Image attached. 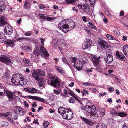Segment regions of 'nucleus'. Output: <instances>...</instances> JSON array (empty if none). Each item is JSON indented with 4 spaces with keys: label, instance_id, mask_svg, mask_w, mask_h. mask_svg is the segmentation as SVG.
<instances>
[{
    "label": "nucleus",
    "instance_id": "6e6d98bb",
    "mask_svg": "<svg viewBox=\"0 0 128 128\" xmlns=\"http://www.w3.org/2000/svg\"><path fill=\"white\" fill-rule=\"evenodd\" d=\"M84 5L79 4L78 5L79 8L80 9L83 10Z\"/></svg>",
    "mask_w": 128,
    "mask_h": 128
},
{
    "label": "nucleus",
    "instance_id": "f257e3e1",
    "mask_svg": "<svg viewBox=\"0 0 128 128\" xmlns=\"http://www.w3.org/2000/svg\"><path fill=\"white\" fill-rule=\"evenodd\" d=\"M42 57L47 59L48 57L49 54L46 50L42 46L40 47V50H39L37 48H36L34 51L33 54L34 55L38 56L40 54Z\"/></svg>",
    "mask_w": 128,
    "mask_h": 128
},
{
    "label": "nucleus",
    "instance_id": "393cba45",
    "mask_svg": "<svg viewBox=\"0 0 128 128\" xmlns=\"http://www.w3.org/2000/svg\"><path fill=\"white\" fill-rule=\"evenodd\" d=\"M123 49L124 55L128 57V46L124 45L123 47Z\"/></svg>",
    "mask_w": 128,
    "mask_h": 128
},
{
    "label": "nucleus",
    "instance_id": "a19ab883",
    "mask_svg": "<svg viewBox=\"0 0 128 128\" xmlns=\"http://www.w3.org/2000/svg\"><path fill=\"white\" fill-rule=\"evenodd\" d=\"M76 0H66V2L68 4H70L74 2Z\"/></svg>",
    "mask_w": 128,
    "mask_h": 128
},
{
    "label": "nucleus",
    "instance_id": "9d476101",
    "mask_svg": "<svg viewBox=\"0 0 128 128\" xmlns=\"http://www.w3.org/2000/svg\"><path fill=\"white\" fill-rule=\"evenodd\" d=\"M74 117V113L72 111L70 108H68V110L66 113L63 115V118L65 119L71 120Z\"/></svg>",
    "mask_w": 128,
    "mask_h": 128
},
{
    "label": "nucleus",
    "instance_id": "f8f14e48",
    "mask_svg": "<svg viewBox=\"0 0 128 128\" xmlns=\"http://www.w3.org/2000/svg\"><path fill=\"white\" fill-rule=\"evenodd\" d=\"M14 111L16 114L20 116H22L24 113L22 108L20 106L16 107L14 109Z\"/></svg>",
    "mask_w": 128,
    "mask_h": 128
},
{
    "label": "nucleus",
    "instance_id": "9b49d317",
    "mask_svg": "<svg viewBox=\"0 0 128 128\" xmlns=\"http://www.w3.org/2000/svg\"><path fill=\"white\" fill-rule=\"evenodd\" d=\"M58 27L64 33H66L69 31L68 25L65 24L64 22H61L58 25Z\"/></svg>",
    "mask_w": 128,
    "mask_h": 128
},
{
    "label": "nucleus",
    "instance_id": "de8ad7c7",
    "mask_svg": "<svg viewBox=\"0 0 128 128\" xmlns=\"http://www.w3.org/2000/svg\"><path fill=\"white\" fill-rule=\"evenodd\" d=\"M30 60L27 58H24L23 60V62L25 63L28 64L30 62Z\"/></svg>",
    "mask_w": 128,
    "mask_h": 128
},
{
    "label": "nucleus",
    "instance_id": "e2e57ef3",
    "mask_svg": "<svg viewBox=\"0 0 128 128\" xmlns=\"http://www.w3.org/2000/svg\"><path fill=\"white\" fill-rule=\"evenodd\" d=\"M54 92L57 95L59 94H60V92L59 91L56 90H54Z\"/></svg>",
    "mask_w": 128,
    "mask_h": 128
},
{
    "label": "nucleus",
    "instance_id": "0e129e2a",
    "mask_svg": "<svg viewBox=\"0 0 128 128\" xmlns=\"http://www.w3.org/2000/svg\"><path fill=\"white\" fill-rule=\"evenodd\" d=\"M2 90H0V96H3L4 94L5 93V90H4V92H1V91H2Z\"/></svg>",
    "mask_w": 128,
    "mask_h": 128
},
{
    "label": "nucleus",
    "instance_id": "49530a36",
    "mask_svg": "<svg viewBox=\"0 0 128 128\" xmlns=\"http://www.w3.org/2000/svg\"><path fill=\"white\" fill-rule=\"evenodd\" d=\"M106 36L107 38L109 40H112V38H113V36H112L109 34H108L106 35Z\"/></svg>",
    "mask_w": 128,
    "mask_h": 128
},
{
    "label": "nucleus",
    "instance_id": "680f3d73",
    "mask_svg": "<svg viewBox=\"0 0 128 128\" xmlns=\"http://www.w3.org/2000/svg\"><path fill=\"white\" fill-rule=\"evenodd\" d=\"M24 105L26 106L27 108H28L29 107L26 101H24Z\"/></svg>",
    "mask_w": 128,
    "mask_h": 128
},
{
    "label": "nucleus",
    "instance_id": "c9c22d12",
    "mask_svg": "<svg viewBox=\"0 0 128 128\" xmlns=\"http://www.w3.org/2000/svg\"><path fill=\"white\" fill-rule=\"evenodd\" d=\"M5 38L4 34L3 33H0V41L4 40Z\"/></svg>",
    "mask_w": 128,
    "mask_h": 128
},
{
    "label": "nucleus",
    "instance_id": "473e14b6",
    "mask_svg": "<svg viewBox=\"0 0 128 128\" xmlns=\"http://www.w3.org/2000/svg\"><path fill=\"white\" fill-rule=\"evenodd\" d=\"M6 44L10 46H14V42L11 40H8L6 42Z\"/></svg>",
    "mask_w": 128,
    "mask_h": 128
},
{
    "label": "nucleus",
    "instance_id": "ea45409f",
    "mask_svg": "<svg viewBox=\"0 0 128 128\" xmlns=\"http://www.w3.org/2000/svg\"><path fill=\"white\" fill-rule=\"evenodd\" d=\"M62 60L63 62L65 64H66L69 66H70L69 64L68 63L66 59L64 57H63L62 58Z\"/></svg>",
    "mask_w": 128,
    "mask_h": 128
},
{
    "label": "nucleus",
    "instance_id": "f03ea898",
    "mask_svg": "<svg viewBox=\"0 0 128 128\" xmlns=\"http://www.w3.org/2000/svg\"><path fill=\"white\" fill-rule=\"evenodd\" d=\"M70 60L72 64L78 70H81L83 67L82 62L76 57L70 58Z\"/></svg>",
    "mask_w": 128,
    "mask_h": 128
},
{
    "label": "nucleus",
    "instance_id": "37998d69",
    "mask_svg": "<svg viewBox=\"0 0 128 128\" xmlns=\"http://www.w3.org/2000/svg\"><path fill=\"white\" fill-rule=\"evenodd\" d=\"M38 6L39 9L40 10L44 9L46 8L44 5L42 4L39 5Z\"/></svg>",
    "mask_w": 128,
    "mask_h": 128
},
{
    "label": "nucleus",
    "instance_id": "39448f33",
    "mask_svg": "<svg viewBox=\"0 0 128 128\" xmlns=\"http://www.w3.org/2000/svg\"><path fill=\"white\" fill-rule=\"evenodd\" d=\"M34 72L32 73V76L38 82H41L40 80L42 78H40L39 76L44 75V72L40 70H38L36 71H34Z\"/></svg>",
    "mask_w": 128,
    "mask_h": 128
},
{
    "label": "nucleus",
    "instance_id": "aec40b11",
    "mask_svg": "<svg viewBox=\"0 0 128 128\" xmlns=\"http://www.w3.org/2000/svg\"><path fill=\"white\" fill-rule=\"evenodd\" d=\"M27 80L25 79L21 75V78H20L19 84L22 86L26 85L27 84Z\"/></svg>",
    "mask_w": 128,
    "mask_h": 128
},
{
    "label": "nucleus",
    "instance_id": "8fccbe9b",
    "mask_svg": "<svg viewBox=\"0 0 128 128\" xmlns=\"http://www.w3.org/2000/svg\"><path fill=\"white\" fill-rule=\"evenodd\" d=\"M28 40V38H18L17 39V41H19V42H20L21 40Z\"/></svg>",
    "mask_w": 128,
    "mask_h": 128
},
{
    "label": "nucleus",
    "instance_id": "b1692460",
    "mask_svg": "<svg viewBox=\"0 0 128 128\" xmlns=\"http://www.w3.org/2000/svg\"><path fill=\"white\" fill-rule=\"evenodd\" d=\"M95 2V0H86V3L88 5H90L92 7Z\"/></svg>",
    "mask_w": 128,
    "mask_h": 128
},
{
    "label": "nucleus",
    "instance_id": "052dcab7",
    "mask_svg": "<svg viewBox=\"0 0 128 128\" xmlns=\"http://www.w3.org/2000/svg\"><path fill=\"white\" fill-rule=\"evenodd\" d=\"M114 90V88L112 87H110L109 88V90L110 92H113Z\"/></svg>",
    "mask_w": 128,
    "mask_h": 128
},
{
    "label": "nucleus",
    "instance_id": "0eeeda50",
    "mask_svg": "<svg viewBox=\"0 0 128 128\" xmlns=\"http://www.w3.org/2000/svg\"><path fill=\"white\" fill-rule=\"evenodd\" d=\"M0 61L8 65H11L13 64V62L10 58L4 55L0 56Z\"/></svg>",
    "mask_w": 128,
    "mask_h": 128
},
{
    "label": "nucleus",
    "instance_id": "20e7f679",
    "mask_svg": "<svg viewBox=\"0 0 128 128\" xmlns=\"http://www.w3.org/2000/svg\"><path fill=\"white\" fill-rule=\"evenodd\" d=\"M86 107L87 108L88 112H90L91 116L93 118H96L98 116V114L96 112V109L94 106H89L87 104Z\"/></svg>",
    "mask_w": 128,
    "mask_h": 128
},
{
    "label": "nucleus",
    "instance_id": "c03bdc74",
    "mask_svg": "<svg viewBox=\"0 0 128 128\" xmlns=\"http://www.w3.org/2000/svg\"><path fill=\"white\" fill-rule=\"evenodd\" d=\"M5 6L4 5H2L0 4V12H3L5 8Z\"/></svg>",
    "mask_w": 128,
    "mask_h": 128
},
{
    "label": "nucleus",
    "instance_id": "5fc2aeb1",
    "mask_svg": "<svg viewBox=\"0 0 128 128\" xmlns=\"http://www.w3.org/2000/svg\"><path fill=\"white\" fill-rule=\"evenodd\" d=\"M83 85L85 86H90L91 84L90 83L87 82L86 83H83Z\"/></svg>",
    "mask_w": 128,
    "mask_h": 128
},
{
    "label": "nucleus",
    "instance_id": "dca6fc26",
    "mask_svg": "<svg viewBox=\"0 0 128 128\" xmlns=\"http://www.w3.org/2000/svg\"><path fill=\"white\" fill-rule=\"evenodd\" d=\"M100 46L102 49L103 48H108V47L109 46L108 45L107 42L103 40H100Z\"/></svg>",
    "mask_w": 128,
    "mask_h": 128
},
{
    "label": "nucleus",
    "instance_id": "1a4fd4ad",
    "mask_svg": "<svg viewBox=\"0 0 128 128\" xmlns=\"http://www.w3.org/2000/svg\"><path fill=\"white\" fill-rule=\"evenodd\" d=\"M106 56L104 58L105 62L107 64H110L113 60L112 54L109 51H107L106 53Z\"/></svg>",
    "mask_w": 128,
    "mask_h": 128
},
{
    "label": "nucleus",
    "instance_id": "6e6552de",
    "mask_svg": "<svg viewBox=\"0 0 128 128\" xmlns=\"http://www.w3.org/2000/svg\"><path fill=\"white\" fill-rule=\"evenodd\" d=\"M21 78V75L20 74H16L13 75L11 79V82L15 85H19Z\"/></svg>",
    "mask_w": 128,
    "mask_h": 128
},
{
    "label": "nucleus",
    "instance_id": "58836bf2",
    "mask_svg": "<svg viewBox=\"0 0 128 128\" xmlns=\"http://www.w3.org/2000/svg\"><path fill=\"white\" fill-rule=\"evenodd\" d=\"M81 118L83 120H84L86 124H90V122L88 120L83 117H82Z\"/></svg>",
    "mask_w": 128,
    "mask_h": 128
},
{
    "label": "nucleus",
    "instance_id": "3c124183",
    "mask_svg": "<svg viewBox=\"0 0 128 128\" xmlns=\"http://www.w3.org/2000/svg\"><path fill=\"white\" fill-rule=\"evenodd\" d=\"M41 40V42L42 45H44V42L46 41V40L44 39L43 38H40Z\"/></svg>",
    "mask_w": 128,
    "mask_h": 128
},
{
    "label": "nucleus",
    "instance_id": "4c0bfd02",
    "mask_svg": "<svg viewBox=\"0 0 128 128\" xmlns=\"http://www.w3.org/2000/svg\"><path fill=\"white\" fill-rule=\"evenodd\" d=\"M1 126L2 127H6L8 125V123L6 122H2L1 123Z\"/></svg>",
    "mask_w": 128,
    "mask_h": 128
},
{
    "label": "nucleus",
    "instance_id": "f704fd0d",
    "mask_svg": "<svg viewBox=\"0 0 128 128\" xmlns=\"http://www.w3.org/2000/svg\"><path fill=\"white\" fill-rule=\"evenodd\" d=\"M37 90L35 88H30V92L31 94H34L36 92Z\"/></svg>",
    "mask_w": 128,
    "mask_h": 128
},
{
    "label": "nucleus",
    "instance_id": "bb28decb",
    "mask_svg": "<svg viewBox=\"0 0 128 128\" xmlns=\"http://www.w3.org/2000/svg\"><path fill=\"white\" fill-rule=\"evenodd\" d=\"M56 69L60 73L64 74V71L63 70V69L60 66H55Z\"/></svg>",
    "mask_w": 128,
    "mask_h": 128
},
{
    "label": "nucleus",
    "instance_id": "69168bd1",
    "mask_svg": "<svg viewBox=\"0 0 128 128\" xmlns=\"http://www.w3.org/2000/svg\"><path fill=\"white\" fill-rule=\"evenodd\" d=\"M82 19L84 22H86V18L85 16H83L82 18Z\"/></svg>",
    "mask_w": 128,
    "mask_h": 128
},
{
    "label": "nucleus",
    "instance_id": "4be33fe9",
    "mask_svg": "<svg viewBox=\"0 0 128 128\" xmlns=\"http://www.w3.org/2000/svg\"><path fill=\"white\" fill-rule=\"evenodd\" d=\"M6 93L7 94L10 100H12L14 98V94L13 92H12L8 91H7L6 92Z\"/></svg>",
    "mask_w": 128,
    "mask_h": 128
},
{
    "label": "nucleus",
    "instance_id": "774afa93",
    "mask_svg": "<svg viewBox=\"0 0 128 128\" xmlns=\"http://www.w3.org/2000/svg\"><path fill=\"white\" fill-rule=\"evenodd\" d=\"M74 82H71L70 84H69L68 86L71 87H72L73 86H74Z\"/></svg>",
    "mask_w": 128,
    "mask_h": 128
},
{
    "label": "nucleus",
    "instance_id": "bf43d9fd",
    "mask_svg": "<svg viewBox=\"0 0 128 128\" xmlns=\"http://www.w3.org/2000/svg\"><path fill=\"white\" fill-rule=\"evenodd\" d=\"M7 119L10 122H11L12 124H14L13 123L14 121L12 120L10 117H8L7 118Z\"/></svg>",
    "mask_w": 128,
    "mask_h": 128
},
{
    "label": "nucleus",
    "instance_id": "6ab92c4d",
    "mask_svg": "<svg viewBox=\"0 0 128 128\" xmlns=\"http://www.w3.org/2000/svg\"><path fill=\"white\" fill-rule=\"evenodd\" d=\"M67 110H68V108L65 109L63 107H60L58 109V112L62 115L63 116L64 114L66 113Z\"/></svg>",
    "mask_w": 128,
    "mask_h": 128
},
{
    "label": "nucleus",
    "instance_id": "72a5a7b5",
    "mask_svg": "<svg viewBox=\"0 0 128 128\" xmlns=\"http://www.w3.org/2000/svg\"><path fill=\"white\" fill-rule=\"evenodd\" d=\"M52 46L53 48H55L58 46L57 41L56 40H52Z\"/></svg>",
    "mask_w": 128,
    "mask_h": 128
},
{
    "label": "nucleus",
    "instance_id": "4468645a",
    "mask_svg": "<svg viewBox=\"0 0 128 128\" xmlns=\"http://www.w3.org/2000/svg\"><path fill=\"white\" fill-rule=\"evenodd\" d=\"M4 33L7 35H11L13 32L12 28L9 26H6L4 29Z\"/></svg>",
    "mask_w": 128,
    "mask_h": 128
},
{
    "label": "nucleus",
    "instance_id": "a18cd8bd",
    "mask_svg": "<svg viewBox=\"0 0 128 128\" xmlns=\"http://www.w3.org/2000/svg\"><path fill=\"white\" fill-rule=\"evenodd\" d=\"M32 32L31 31H28L24 34V35L26 36H30L32 35Z\"/></svg>",
    "mask_w": 128,
    "mask_h": 128
},
{
    "label": "nucleus",
    "instance_id": "2eb2a0df",
    "mask_svg": "<svg viewBox=\"0 0 128 128\" xmlns=\"http://www.w3.org/2000/svg\"><path fill=\"white\" fill-rule=\"evenodd\" d=\"M28 98L30 99L34 100H37L39 102H44V99L36 96H28Z\"/></svg>",
    "mask_w": 128,
    "mask_h": 128
},
{
    "label": "nucleus",
    "instance_id": "864d4df0",
    "mask_svg": "<svg viewBox=\"0 0 128 128\" xmlns=\"http://www.w3.org/2000/svg\"><path fill=\"white\" fill-rule=\"evenodd\" d=\"M69 102L71 103H74L75 102L74 100L72 98H71L70 100H69Z\"/></svg>",
    "mask_w": 128,
    "mask_h": 128
},
{
    "label": "nucleus",
    "instance_id": "f3484780",
    "mask_svg": "<svg viewBox=\"0 0 128 128\" xmlns=\"http://www.w3.org/2000/svg\"><path fill=\"white\" fill-rule=\"evenodd\" d=\"M39 16L41 18L50 21L51 20H52L54 19V18H52L48 17L47 15L46 14H40Z\"/></svg>",
    "mask_w": 128,
    "mask_h": 128
},
{
    "label": "nucleus",
    "instance_id": "79ce46f5",
    "mask_svg": "<svg viewBox=\"0 0 128 128\" xmlns=\"http://www.w3.org/2000/svg\"><path fill=\"white\" fill-rule=\"evenodd\" d=\"M50 123L48 122H45L43 123V125L44 128H46L48 127V126L49 125Z\"/></svg>",
    "mask_w": 128,
    "mask_h": 128
},
{
    "label": "nucleus",
    "instance_id": "09e8293b",
    "mask_svg": "<svg viewBox=\"0 0 128 128\" xmlns=\"http://www.w3.org/2000/svg\"><path fill=\"white\" fill-rule=\"evenodd\" d=\"M12 119L13 120H16L18 119V117L17 114H14V115H13L12 117Z\"/></svg>",
    "mask_w": 128,
    "mask_h": 128
},
{
    "label": "nucleus",
    "instance_id": "4d7b16f0",
    "mask_svg": "<svg viewBox=\"0 0 128 128\" xmlns=\"http://www.w3.org/2000/svg\"><path fill=\"white\" fill-rule=\"evenodd\" d=\"M100 116L101 117H102V116H104L105 115V112H100Z\"/></svg>",
    "mask_w": 128,
    "mask_h": 128
},
{
    "label": "nucleus",
    "instance_id": "2f4dec72",
    "mask_svg": "<svg viewBox=\"0 0 128 128\" xmlns=\"http://www.w3.org/2000/svg\"><path fill=\"white\" fill-rule=\"evenodd\" d=\"M83 10L86 13H88L89 12L90 10L88 7L84 5Z\"/></svg>",
    "mask_w": 128,
    "mask_h": 128
},
{
    "label": "nucleus",
    "instance_id": "5701e85b",
    "mask_svg": "<svg viewBox=\"0 0 128 128\" xmlns=\"http://www.w3.org/2000/svg\"><path fill=\"white\" fill-rule=\"evenodd\" d=\"M68 25L69 31L73 29L75 26V24L74 22H70Z\"/></svg>",
    "mask_w": 128,
    "mask_h": 128
},
{
    "label": "nucleus",
    "instance_id": "412c9836",
    "mask_svg": "<svg viewBox=\"0 0 128 128\" xmlns=\"http://www.w3.org/2000/svg\"><path fill=\"white\" fill-rule=\"evenodd\" d=\"M6 24L5 17L4 16L0 17V25L1 26H4Z\"/></svg>",
    "mask_w": 128,
    "mask_h": 128
},
{
    "label": "nucleus",
    "instance_id": "423d86ee",
    "mask_svg": "<svg viewBox=\"0 0 128 128\" xmlns=\"http://www.w3.org/2000/svg\"><path fill=\"white\" fill-rule=\"evenodd\" d=\"M100 57H98L95 56L92 58V60L94 64V65L96 67L97 70L99 72L102 71V70L100 68L101 65L100 64Z\"/></svg>",
    "mask_w": 128,
    "mask_h": 128
},
{
    "label": "nucleus",
    "instance_id": "cd10ccee",
    "mask_svg": "<svg viewBox=\"0 0 128 128\" xmlns=\"http://www.w3.org/2000/svg\"><path fill=\"white\" fill-rule=\"evenodd\" d=\"M96 128H106V125L102 123H100L96 126Z\"/></svg>",
    "mask_w": 128,
    "mask_h": 128
},
{
    "label": "nucleus",
    "instance_id": "ddd939ff",
    "mask_svg": "<svg viewBox=\"0 0 128 128\" xmlns=\"http://www.w3.org/2000/svg\"><path fill=\"white\" fill-rule=\"evenodd\" d=\"M92 44V40L89 39H86L85 40V42L82 45L83 49L85 50L90 47Z\"/></svg>",
    "mask_w": 128,
    "mask_h": 128
},
{
    "label": "nucleus",
    "instance_id": "c85d7f7f",
    "mask_svg": "<svg viewBox=\"0 0 128 128\" xmlns=\"http://www.w3.org/2000/svg\"><path fill=\"white\" fill-rule=\"evenodd\" d=\"M88 24L89 25H88V26L94 30H97V28L94 25H93L92 23L89 22H88Z\"/></svg>",
    "mask_w": 128,
    "mask_h": 128
},
{
    "label": "nucleus",
    "instance_id": "7c9ffc66",
    "mask_svg": "<svg viewBox=\"0 0 128 128\" xmlns=\"http://www.w3.org/2000/svg\"><path fill=\"white\" fill-rule=\"evenodd\" d=\"M10 113L7 112L6 113H2L0 114V115L2 118H6L8 117L10 114Z\"/></svg>",
    "mask_w": 128,
    "mask_h": 128
},
{
    "label": "nucleus",
    "instance_id": "13d9d810",
    "mask_svg": "<svg viewBox=\"0 0 128 128\" xmlns=\"http://www.w3.org/2000/svg\"><path fill=\"white\" fill-rule=\"evenodd\" d=\"M84 30L87 32L88 34H89L90 32V29H88L87 27H86L85 28Z\"/></svg>",
    "mask_w": 128,
    "mask_h": 128
},
{
    "label": "nucleus",
    "instance_id": "c756f323",
    "mask_svg": "<svg viewBox=\"0 0 128 128\" xmlns=\"http://www.w3.org/2000/svg\"><path fill=\"white\" fill-rule=\"evenodd\" d=\"M127 115V113L124 112H120L118 114V116L122 117H124Z\"/></svg>",
    "mask_w": 128,
    "mask_h": 128
},
{
    "label": "nucleus",
    "instance_id": "603ef678",
    "mask_svg": "<svg viewBox=\"0 0 128 128\" xmlns=\"http://www.w3.org/2000/svg\"><path fill=\"white\" fill-rule=\"evenodd\" d=\"M69 94L71 96H72L73 98L76 95L73 92L70 91L69 92Z\"/></svg>",
    "mask_w": 128,
    "mask_h": 128
},
{
    "label": "nucleus",
    "instance_id": "338daca9",
    "mask_svg": "<svg viewBox=\"0 0 128 128\" xmlns=\"http://www.w3.org/2000/svg\"><path fill=\"white\" fill-rule=\"evenodd\" d=\"M38 120H34V121L33 122V123L34 124H35L37 125H38L39 123L38 122Z\"/></svg>",
    "mask_w": 128,
    "mask_h": 128
},
{
    "label": "nucleus",
    "instance_id": "7ed1b4c3",
    "mask_svg": "<svg viewBox=\"0 0 128 128\" xmlns=\"http://www.w3.org/2000/svg\"><path fill=\"white\" fill-rule=\"evenodd\" d=\"M60 80L58 78L50 77L48 78L47 83L48 84L55 87H58L60 86Z\"/></svg>",
    "mask_w": 128,
    "mask_h": 128
},
{
    "label": "nucleus",
    "instance_id": "e433bc0d",
    "mask_svg": "<svg viewBox=\"0 0 128 128\" xmlns=\"http://www.w3.org/2000/svg\"><path fill=\"white\" fill-rule=\"evenodd\" d=\"M41 81V82H38V85L40 87H41L42 88H44V84L43 83V80L42 78L40 80Z\"/></svg>",
    "mask_w": 128,
    "mask_h": 128
},
{
    "label": "nucleus",
    "instance_id": "a211bd4d",
    "mask_svg": "<svg viewBox=\"0 0 128 128\" xmlns=\"http://www.w3.org/2000/svg\"><path fill=\"white\" fill-rule=\"evenodd\" d=\"M116 56L122 61H124L125 60V56L121 52H119L117 51L116 52Z\"/></svg>",
    "mask_w": 128,
    "mask_h": 128
},
{
    "label": "nucleus",
    "instance_id": "a878e982",
    "mask_svg": "<svg viewBox=\"0 0 128 128\" xmlns=\"http://www.w3.org/2000/svg\"><path fill=\"white\" fill-rule=\"evenodd\" d=\"M31 4L30 2L28 1H26L25 2L24 4V8L26 9L30 8Z\"/></svg>",
    "mask_w": 128,
    "mask_h": 128
}]
</instances>
